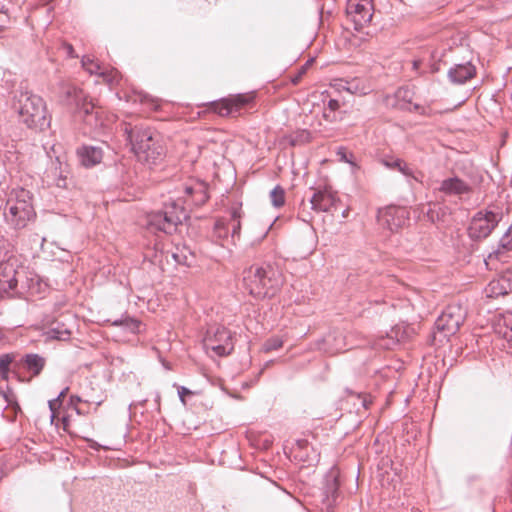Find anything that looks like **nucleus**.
Masks as SVG:
<instances>
[{
	"instance_id": "obj_51",
	"label": "nucleus",
	"mask_w": 512,
	"mask_h": 512,
	"mask_svg": "<svg viewBox=\"0 0 512 512\" xmlns=\"http://www.w3.org/2000/svg\"><path fill=\"white\" fill-rule=\"evenodd\" d=\"M0 13L5 15L8 13V8L3 2H0Z\"/></svg>"
},
{
	"instance_id": "obj_39",
	"label": "nucleus",
	"mask_w": 512,
	"mask_h": 512,
	"mask_svg": "<svg viewBox=\"0 0 512 512\" xmlns=\"http://www.w3.org/2000/svg\"><path fill=\"white\" fill-rule=\"evenodd\" d=\"M192 394V391L189 390L188 388L184 387V386H179L178 387V395H179V398H180V401L185 404V396L186 395H191Z\"/></svg>"
},
{
	"instance_id": "obj_29",
	"label": "nucleus",
	"mask_w": 512,
	"mask_h": 512,
	"mask_svg": "<svg viewBox=\"0 0 512 512\" xmlns=\"http://www.w3.org/2000/svg\"><path fill=\"white\" fill-rule=\"evenodd\" d=\"M230 234V228L225 218H220L215 222L214 235L219 239H225Z\"/></svg>"
},
{
	"instance_id": "obj_37",
	"label": "nucleus",
	"mask_w": 512,
	"mask_h": 512,
	"mask_svg": "<svg viewBox=\"0 0 512 512\" xmlns=\"http://www.w3.org/2000/svg\"><path fill=\"white\" fill-rule=\"evenodd\" d=\"M397 170L400 171L403 175L407 177H413L415 180H417V178L413 175V170L404 161H402L401 166L398 167Z\"/></svg>"
},
{
	"instance_id": "obj_8",
	"label": "nucleus",
	"mask_w": 512,
	"mask_h": 512,
	"mask_svg": "<svg viewBox=\"0 0 512 512\" xmlns=\"http://www.w3.org/2000/svg\"><path fill=\"white\" fill-rule=\"evenodd\" d=\"M203 344L206 350H211L220 357L229 355L234 349L233 335L224 326L208 329Z\"/></svg>"
},
{
	"instance_id": "obj_41",
	"label": "nucleus",
	"mask_w": 512,
	"mask_h": 512,
	"mask_svg": "<svg viewBox=\"0 0 512 512\" xmlns=\"http://www.w3.org/2000/svg\"><path fill=\"white\" fill-rule=\"evenodd\" d=\"M306 71H307L306 67L301 66V68L298 70L297 74L294 77H292V82L294 84H297L300 81V79L302 78V76L306 73Z\"/></svg>"
},
{
	"instance_id": "obj_30",
	"label": "nucleus",
	"mask_w": 512,
	"mask_h": 512,
	"mask_svg": "<svg viewBox=\"0 0 512 512\" xmlns=\"http://www.w3.org/2000/svg\"><path fill=\"white\" fill-rule=\"evenodd\" d=\"M192 198L195 205H202L208 200L206 188L202 183H197V192L194 193Z\"/></svg>"
},
{
	"instance_id": "obj_10",
	"label": "nucleus",
	"mask_w": 512,
	"mask_h": 512,
	"mask_svg": "<svg viewBox=\"0 0 512 512\" xmlns=\"http://www.w3.org/2000/svg\"><path fill=\"white\" fill-rule=\"evenodd\" d=\"M44 149L51 161L50 166L44 172L43 182L46 183L47 186L66 188L68 172L66 170V165L63 164L60 156L55 155V158L53 159V155L56 154L55 145H52L49 150L44 146Z\"/></svg>"
},
{
	"instance_id": "obj_53",
	"label": "nucleus",
	"mask_w": 512,
	"mask_h": 512,
	"mask_svg": "<svg viewBox=\"0 0 512 512\" xmlns=\"http://www.w3.org/2000/svg\"><path fill=\"white\" fill-rule=\"evenodd\" d=\"M67 391H68V387L64 388V389L59 393V395L56 397V399H58V401L60 402V399H61V398H63V397L66 395Z\"/></svg>"
},
{
	"instance_id": "obj_35",
	"label": "nucleus",
	"mask_w": 512,
	"mask_h": 512,
	"mask_svg": "<svg viewBox=\"0 0 512 512\" xmlns=\"http://www.w3.org/2000/svg\"><path fill=\"white\" fill-rule=\"evenodd\" d=\"M503 325L511 332L510 336L505 333L506 337L512 338V311H507L503 315Z\"/></svg>"
},
{
	"instance_id": "obj_26",
	"label": "nucleus",
	"mask_w": 512,
	"mask_h": 512,
	"mask_svg": "<svg viewBox=\"0 0 512 512\" xmlns=\"http://www.w3.org/2000/svg\"><path fill=\"white\" fill-rule=\"evenodd\" d=\"M400 341L399 332L396 329H392L390 333L385 336H380L374 342V347L379 349H392Z\"/></svg>"
},
{
	"instance_id": "obj_13",
	"label": "nucleus",
	"mask_w": 512,
	"mask_h": 512,
	"mask_svg": "<svg viewBox=\"0 0 512 512\" xmlns=\"http://www.w3.org/2000/svg\"><path fill=\"white\" fill-rule=\"evenodd\" d=\"M338 202L336 193L330 187H319L310 198L311 209L316 212H329Z\"/></svg>"
},
{
	"instance_id": "obj_31",
	"label": "nucleus",
	"mask_w": 512,
	"mask_h": 512,
	"mask_svg": "<svg viewBox=\"0 0 512 512\" xmlns=\"http://www.w3.org/2000/svg\"><path fill=\"white\" fill-rule=\"evenodd\" d=\"M216 110L221 116H228L235 113L232 101H230L229 99H224L220 103H218L216 105Z\"/></svg>"
},
{
	"instance_id": "obj_52",
	"label": "nucleus",
	"mask_w": 512,
	"mask_h": 512,
	"mask_svg": "<svg viewBox=\"0 0 512 512\" xmlns=\"http://www.w3.org/2000/svg\"><path fill=\"white\" fill-rule=\"evenodd\" d=\"M70 400H71V403H73V404H77L82 401V399L77 395H72L70 397Z\"/></svg>"
},
{
	"instance_id": "obj_38",
	"label": "nucleus",
	"mask_w": 512,
	"mask_h": 512,
	"mask_svg": "<svg viewBox=\"0 0 512 512\" xmlns=\"http://www.w3.org/2000/svg\"><path fill=\"white\" fill-rule=\"evenodd\" d=\"M403 160L396 158V159H386L383 161L384 165L391 169H398V167L401 166Z\"/></svg>"
},
{
	"instance_id": "obj_36",
	"label": "nucleus",
	"mask_w": 512,
	"mask_h": 512,
	"mask_svg": "<svg viewBox=\"0 0 512 512\" xmlns=\"http://www.w3.org/2000/svg\"><path fill=\"white\" fill-rule=\"evenodd\" d=\"M306 240L309 242V247L306 251V254L309 255L312 253V251L314 250L315 248V245H316V236H315V233L313 231H310L306 236H305Z\"/></svg>"
},
{
	"instance_id": "obj_44",
	"label": "nucleus",
	"mask_w": 512,
	"mask_h": 512,
	"mask_svg": "<svg viewBox=\"0 0 512 512\" xmlns=\"http://www.w3.org/2000/svg\"><path fill=\"white\" fill-rule=\"evenodd\" d=\"M48 404H49V408L52 411V413H54V411L57 409V407L60 406V402L56 398L52 399V400H49Z\"/></svg>"
},
{
	"instance_id": "obj_45",
	"label": "nucleus",
	"mask_w": 512,
	"mask_h": 512,
	"mask_svg": "<svg viewBox=\"0 0 512 512\" xmlns=\"http://www.w3.org/2000/svg\"><path fill=\"white\" fill-rule=\"evenodd\" d=\"M422 60H414L412 62V69L416 72H418L419 74L423 73V71H420V68L422 66Z\"/></svg>"
},
{
	"instance_id": "obj_40",
	"label": "nucleus",
	"mask_w": 512,
	"mask_h": 512,
	"mask_svg": "<svg viewBox=\"0 0 512 512\" xmlns=\"http://www.w3.org/2000/svg\"><path fill=\"white\" fill-rule=\"evenodd\" d=\"M500 244L503 248L510 249L512 247V238L505 233L500 239Z\"/></svg>"
},
{
	"instance_id": "obj_48",
	"label": "nucleus",
	"mask_w": 512,
	"mask_h": 512,
	"mask_svg": "<svg viewBox=\"0 0 512 512\" xmlns=\"http://www.w3.org/2000/svg\"><path fill=\"white\" fill-rule=\"evenodd\" d=\"M139 324L140 323L138 321H136V320H130L129 324H127V325L134 332V331H138Z\"/></svg>"
},
{
	"instance_id": "obj_54",
	"label": "nucleus",
	"mask_w": 512,
	"mask_h": 512,
	"mask_svg": "<svg viewBox=\"0 0 512 512\" xmlns=\"http://www.w3.org/2000/svg\"><path fill=\"white\" fill-rule=\"evenodd\" d=\"M427 216L430 218V220H431L432 222H434V221H435V219H434V215H433V211H432V210H429V211L427 212Z\"/></svg>"
},
{
	"instance_id": "obj_28",
	"label": "nucleus",
	"mask_w": 512,
	"mask_h": 512,
	"mask_svg": "<svg viewBox=\"0 0 512 512\" xmlns=\"http://www.w3.org/2000/svg\"><path fill=\"white\" fill-rule=\"evenodd\" d=\"M270 200L274 207H282L285 203V190L280 185L275 186L270 192Z\"/></svg>"
},
{
	"instance_id": "obj_60",
	"label": "nucleus",
	"mask_w": 512,
	"mask_h": 512,
	"mask_svg": "<svg viewBox=\"0 0 512 512\" xmlns=\"http://www.w3.org/2000/svg\"><path fill=\"white\" fill-rule=\"evenodd\" d=\"M122 324V321L121 320H116L113 322V325L115 326H118V325H121Z\"/></svg>"
},
{
	"instance_id": "obj_2",
	"label": "nucleus",
	"mask_w": 512,
	"mask_h": 512,
	"mask_svg": "<svg viewBox=\"0 0 512 512\" xmlns=\"http://www.w3.org/2000/svg\"><path fill=\"white\" fill-rule=\"evenodd\" d=\"M124 133L139 161L151 166L163 158L161 136L153 129L125 124Z\"/></svg>"
},
{
	"instance_id": "obj_27",
	"label": "nucleus",
	"mask_w": 512,
	"mask_h": 512,
	"mask_svg": "<svg viewBox=\"0 0 512 512\" xmlns=\"http://www.w3.org/2000/svg\"><path fill=\"white\" fill-rule=\"evenodd\" d=\"M241 208L233 207L230 212V218L226 219L228 222V226L230 228L231 238L234 240L235 238H239L240 230H241Z\"/></svg>"
},
{
	"instance_id": "obj_1",
	"label": "nucleus",
	"mask_w": 512,
	"mask_h": 512,
	"mask_svg": "<svg viewBox=\"0 0 512 512\" xmlns=\"http://www.w3.org/2000/svg\"><path fill=\"white\" fill-rule=\"evenodd\" d=\"M13 109L18 114L19 121L29 129L44 131L50 127L51 117L47 113L46 103L32 91L23 88L16 90Z\"/></svg>"
},
{
	"instance_id": "obj_22",
	"label": "nucleus",
	"mask_w": 512,
	"mask_h": 512,
	"mask_svg": "<svg viewBox=\"0 0 512 512\" xmlns=\"http://www.w3.org/2000/svg\"><path fill=\"white\" fill-rule=\"evenodd\" d=\"M323 489L327 499L336 500L339 489V470L336 467H332L325 475Z\"/></svg>"
},
{
	"instance_id": "obj_55",
	"label": "nucleus",
	"mask_w": 512,
	"mask_h": 512,
	"mask_svg": "<svg viewBox=\"0 0 512 512\" xmlns=\"http://www.w3.org/2000/svg\"><path fill=\"white\" fill-rule=\"evenodd\" d=\"M90 447L91 448H94L96 450H98L100 448V445H98L96 442L94 441H91V444H90Z\"/></svg>"
},
{
	"instance_id": "obj_46",
	"label": "nucleus",
	"mask_w": 512,
	"mask_h": 512,
	"mask_svg": "<svg viewBox=\"0 0 512 512\" xmlns=\"http://www.w3.org/2000/svg\"><path fill=\"white\" fill-rule=\"evenodd\" d=\"M413 111L418 112L421 115H428L429 114L425 107H422V106H420L418 104H415L413 106Z\"/></svg>"
},
{
	"instance_id": "obj_61",
	"label": "nucleus",
	"mask_w": 512,
	"mask_h": 512,
	"mask_svg": "<svg viewBox=\"0 0 512 512\" xmlns=\"http://www.w3.org/2000/svg\"><path fill=\"white\" fill-rule=\"evenodd\" d=\"M347 214H348V211L347 210H344L343 213H342V216L343 217H347Z\"/></svg>"
},
{
	"instance_id": "obj_42",
	"label": "nucleus",
	"mask_w": 512,
	"mask_h": 512,
	"mask_svg": "<svg viewBox=\"0 0 512 512\" xmlns=\"http://www.w3.org/2000/svg\"><path fill=\"white\" fill-rule=\"evenodd\" d=\"M339 107H340V103H339V101H338V100H336V99H330V100L328 101V108H329V110H330L331 112L336 111L337 109H339Z\"/></svg>"
},
{
	"instance_id": "obj_43",
	"label": "nucleus",
	"mask_w": 512,
	"mask_h": 512,
	"mask_svg": "<svg viewBox=\"0 0 512 512\" xmlns=\"http://www.w3.org/2000/svg\"><path fill=\"white\" fill-rule=\"evenodd\" d=\"M63 48L65 49L67 55L71 58L75 57L74 55V49H73V46L71 44H68V43H64L63 44Z\"/></svg>"
},
{
	"instance_id": "obj_20",
	"label": "nucleus",
	"mask_w": 512,
	"mask_h": 512,
	"mask_svg": "<svg viewBox=\"0 0 512 512\" xmlns=\"http://www.w3.org/2000/svg\"><path fill=\"white\" fill-rule=\"evenodd\" d=\"M17 271L10 263L0 265V286L4 291L14 290L17 287Z\"/></svg>"
},
{
	"instance_id": "obj_50",
	"label": "nucleus",
	"mask_w": 512,
	"mask_h": 512,
	"mask_svg": "<svg viewBox=\"0 0 512 512\" xmlns=\"http://www.w3.org/2000/svg\"><path fill=\"white\" fill-rule=\"evenodd\" d=\"M346 89H347V91H349L351 93H356L357 86L354 82L348 83V87Z\"/></svg>"
},
{
	"instance_id": "obj_23",
	"label": "nucleus",
	"mask_w": 512,
	"mask_h": 512,
	"mask_svg": "<svg viewBox=\"0 0 512 512\" xmlns=\"http://www.w3.org/2000/svg\"><path fill=\"white\" fill-rule=\"evenodd\" d=\"M23 367L33 376H38L46 364V359L38 354H26L22 358Z\"/></svg>"
},
{
	"instance_id": "obj_7",
	"label": "nucleus",
	"mask_w": 512,
	"mask_h": 512,
	"mask_svg": "<svg viewBox=\"0 0 512 512\" xmlns=\"http://www.w3.org/2000/svg\"><path fill=\"white\" fill-rule=\"evenodd\" d=\"M466 314V309L460 303L449 304L435 321L437 333L449 339L458 332Z\"/></svg>"
},
{
	"instance_id": "obj_57",
	"label": "nucleus",
	"mask_w": 512,
	"mask_h": 512,
	"mask_svg": "<svg viewBox=\"0 0 512 512\" xmlns=\"http://www.w3.org/2000/svg\"><path fill=\"white\" fill-rule=\"evenodd\" d=\"M313 62V59H310L308 60L303 66L306 67V70L308 69V67L311 65V63Z\"/></svg>"
},
{
	"instance_id": "obj_32",
	"label": "nucleus",
	"mask_w": 512,
	"mask_h": 512,
	"mask_svg": "<svg viewBox=\"0 0 512 512\" xmlns=\"http://www.w3.org/2000/svg\"><path fill=\"white\" fill-rule=\"evenodd\" d=\"M12 361L13 356L11 354H3L0 356V376L3 378L7 376Z\"/></svg>"
},
{
	"instance_id": "obj_5",
	"label": "nucleus",
	"mask_w": 512,
	"mask_h": 512,
	"mask_svg": "<svg viewBox=\"0 0 512 512\" xmlns=\"http://www.w3.org/2000/svg\"><path fill=\"white\" fill-rule=\"evenodd\" d=\"M186 218L187 213L182 204L171 200L164 203L162 210L154 211L147 215V225L151 230L172 234Z\"/></svg>"
},
{
	"instance_id": "obj_14",
	"label": "nucleus",
	"mask_w": 512,
	"mask_h": 512,
	"mask_svg": "<svg viewBox=\"0 0 512 512\" xmlns=\"http://www.w3.org/2000/svg\"><path fill=\"white\" fill-rule=\"evenodd\" d=\"M485 293L490 298L512 293V268L506 269L497 278L491 280L485 288Z\"/></svg>"
},
{
	"instance_id": "obj_11",
	"label": "nucleus",
	"mask_w": 512,
	"mask_h": 512,
	"mask_svg": "<svg viewBox=\"0 0 512 512\" xmlns=\"http://www.w3.org/2000/svg\"><path fill=\"white\" fill-rule=\"evenodd\" d=\"M378 221L384 228L395 232L409 222V211L405 207L388 206L379 210Z\"/></svg>"
},
{
	"instance_id": "obj_25",
	"label": "nucleus",
	"mask_w": 512,
	"mask_h": 512,
	"mask_svg": "<svg viewBox=\"0 0 512 512\" xmlns=\"http://www.w3.org/2000/svg\"><path fill=\"white\" fill-rule=\"evenodd\" d=\"M48 339L66 341L70 339L71 331L63 324L56 322L46 332Z\"/></svg>"
},
{
	"instance_id": "obj_24",
	"label": "nucleus",
	"mask_w": 512,
	"mask_h": 512,
	"mask_svg": "<svg viewBox=\"0 0 512 512\" xmlns=\"http://www.w3.org/2000/svg\"><path fill=\"white\" fill-rule=\"evenodd\" d=\"M174 261L186 267H191L195 263V255L193 251L186 245L176 246L172 252Z\"/></svg>"
},
{
	"instance_id": "obj_18",
	"label": "nucleus",
	"mask_w": 512,
	"mask_h": 512,
	"mask_svg": "<svg viewBox=\"0 0 512 512\" xmlns=\"http://www.w3.org/2000/svg\"><path fill=\"white\" fill-rule=\"evenodd\" d=\"M76 154L82 166L91 168L101 163L104 151L100 146L82 145Z\"/></svg>"
},
{
	"instance_id": "obj_17",
	"label": "nucleus",
	"mask_w": 512,
	"mask_h": 512,
	"mask_svg": "<svg viewBox=\"0 0 512 512\" xmlns=\"http://www.w3.org/2000/svg\"><path fill=\"white\" fill-rule=\"evenodd\" d=\"M471 185L458 176L448 177L441 181L439 191L447 196L462 197L471 192Z\"/></svg>"
},
{
	"instance_id": "obj_56",
	"label": "nucleus",
	"mask_w": 512,
	"mask_h": 512,
	"mask_svg": "<svg viewBox=\"0 0 512 512\" xmlns=\"http://www.w3.org/2000/svg\"><path fill=\"white\" fill-rule=\"evenodd\" d=\"M143 102H148V101H151L154 103V100L148 96H144V98L142 99Z\"/></svg>"
},
{
	"instance_id": "obj_12",
	"label": "nucleus",
	"mask_w": 512,
	"mask_h": 512,
	"mask_svg": "<svg viewBox=\"0 0 512 512\" xmlns=\"http://www.w3.org/2000/svg\"><path fill=\"white\" fill-rule=\"evenodd\" d=\"M346 12L355 24V28H362L368 24L373 16L372 0H348Z\"/></svg>"
},
{
	"instance_id": "obj_58",
	"label": "nucleus",
	"mask_w": 512,
	"mask_h": 512,
	"mask_svg": "<svg viewBox=\"0 0 512 512\" xmlns=\"http://www.w3.org/2000/svg\"><path fill=\"white\" fill-rule=\"evenodd\" d=\"M324 117L328 120H332L333 118L325 111L324 112Z\"/></svg>"
},
{
	"instance_id": "obj_19",
	"label": "nucleus",
	"mask_w": 512,
	"mask_h": 512,
	"mask_svg": "<svg viewBox=\"0 0 512 512\" xmlns=\"http://www.w3.org/2000/svg\"><path fill=\"white\" fill-rule=\"evenodd\" d=\"M476 74V68L470 62L456 64L448 71V78L454 84H464Z\"/></svg>"
},
{
	"instance_id": "obj_33",
	"label": "nucleus",
	"mask_w": 512,
	"mask_h": 512,
	"mask_svg": "<svg viewBox=\"0 0 512 512\" xmlns=\"http://www.w3.org/2000/svg\"><path fill=\"white\" fill-rule=\"evenodd\" d=\"M229 100L232 101L233 108L235 112H237L240 107L244 106L251 100V97L245 94H237L229 98Z\"/></svg>"
},
{
	"instance_id": "obj_59",
	"label": "nucleus",
	"mask_w": 512,
	"mask_h": 512,
	"mask_svg": "<svg viewBox=\"0 0 512 512\" xmlns=\"http://www.w3.org/2000/svg\"><path fill=\"white\" fill-rule=\"evenodd\" d=\"M479 478V476L475 475V476H470L468 479L469 481H473V480H477Z\"/></svg>"
},
{
	"instance_id": "obj_6",
	"label": "nucleus",
	"mask_w": 512,
	"mask_h": 512,
	"mask_svg": "<svg viewBox=\"0 0 512 512\" xmlns=\"http://www.w3.org/2000/svg\"><path fill=\"white\" fill-rule=\"evenodd\" d=\"M58 93L61 100L69 106L74 107L75 117L83 121L87 116L101 109L97 107L93 100L80 88L65 81L58 85Z\"/></svg>"
},
{
	"instance_id": "obj_49",
	"label": "nucleus",
	"mask_w": 512,
	"mask_h": 512,
	"mask_svg": "<svg viewBox=\"0 0 512 512\" xmlns=\"http://www.w3.org/2000/svg\"><path fill=\"white\" fill-rule=\"evenodd\" d=\"M296 446L299 449H305L308 446V441L305 439H299L296 441Z\"/></svg>"
},
{
	"instance_id": "obj_4",
	"label": "nucleus",
	"mask_w": 512,
	"mask_h": 512,
	"mask_svg": "<svg viewBox=\"0 0 512 512\" xmlns=\"http://www.w3.org/2000/svg\"><path fill=\"white\" fill-rule=\"evenodd\" d=\"M3 217L14 230H21L36 219L31 193L24 188L13 189L6 200Z\"/></svg>"
},
{
	"instance_id": "obj_63",
	"label": "nucleus",
	"mask_w": 512,
	"mask_h": 512,
	"mask_svg": "<svg viewBox=\"0 0 512 512\" xmlns=\"http://www.w3.org/2000/svg\"><path fill=\"white\" fill-rule=\"evenodd\" d=\"M153 108L157 109L158 108V104H153Z\"/></svg>"
},
{
	"instance_id": "obj_15",
	"label": "nucleus",
	"mask_w": 512,
	"mask_h": 512,
	"mask_svg": "<svg viewBox=\"0 0 512 512\" xmlns=\"http://www.w3.org/2000/svg\"><path fill=\"white\" fill-rule=\"evenodd\" d=\"M82 66L88 73L102 77L109 85L118 84L120 81L121 75L116 69L104 68L88 56L82 58Z\"/></svg>"
},
{
	"instance_id": "obj_16",
	"label": "nucleus",
	"mask_w": 512,
	"mask_h": 512,
	"mask_svg": "<svg viewBox=\"0 0 512 512\" xmlns=\"http://www.w3.org/2000/svg\"><path fill=\"white\" fill-rule=\"evenodd\" d=\"M318 348L325 353L335 354L350 347L346 343V336L341 331H332L319 341Z\"/></svg>"
},
{
	"instance_id": "obj_21",
	"label": "nucleus",
	"mask_w": 512,
	"mask_h": 512,
	"mask_svg": "<svg viewBox=\"0 0 512 512\" xmlns=\"http://www.w3.org/2000/svg\"><path fill=\"white\" fill-rule=\"evenodd\" d=\"M81 122L84 125L85 134L99 135L105 129V121L102 117L101 109L97 110L95 113L90 114Z\"/></svg>"
},
{
	"instance_id": "obj_62",
	"label": "nucleus",
	"mask_w": 512,
	"mask_h": 512,
	"mask_svg": "<svg viewBox=\"0 0 512 512\" xmlns=\"http://www.w3.org/2000/svg\"><path fill=\"white\" fill-rule=\"evenodd\" d=\"M43 2V4H48L49 2H51L52 0H41Z\"/></svg>"
},
{
	"instance_id": "obj_3",
	"label": "nucleus",
	"mask_w": 512,
	"mask_h": 512,
	"mask_svg": "<svg viewBox=\"0 0 512 512\" xmlns=\"http://www.w3.org/2000/svg\"><path fill=\"white\" fill-rule=\"evenodd\" d=\"M282 284L281 272L270 264L252 265L243 272L244 288L256 299L275 296Z\"/></svg>"
},
{
	"instance_id": "obj_9",
	"label": "nucleus",
	"mask_w": 512,
	"mask_h": 512,
	"mask_svg": "<svg viewBox=\"0 0 512 512\" xmlns=\"http://www.w3.org/2000/svg\"><path fill=\"white\" fill-rule=\"evenodd\" d=\"M501 216L493 211L477 212L468 227L469 237L473 240H482L487 238L498 225Z\"/></svg>"
},
{
	"instance_id": "obj_34",
	"label": "nucleus",
	"mask_w": 512,
	"mask_h": 512,
	"mask_svg": "<svg viewBox=\"0 0 512 512\" xmlns=\"http://www.w3.org/2000/svg\"><path fill=\"white\" fill-rule=\"evenodd\" d=\"M283 346V341L278 337H272L268 339L264 344L265 351H273L281 348Z\"/></svg>"
},
{
	"instance_id": "obj_47",
	"label": "nucleus",
	"mask_w": 512,
	"mask_h": 512,
	"mask_svg": "<svg viewBox=\"0 0 512 512\" xmlns=\"http://www.w3.org/2000/svg\"><path fill=\"white\" fill-rule=\"evenodd\" d=\"M195 192H197V184H195L194 186H186L185 187V193L188 196H192L193 197Z\"/></svg>"
}]
</instances>
